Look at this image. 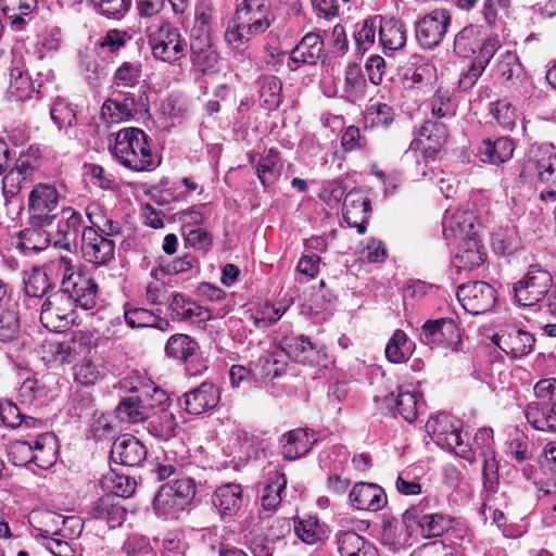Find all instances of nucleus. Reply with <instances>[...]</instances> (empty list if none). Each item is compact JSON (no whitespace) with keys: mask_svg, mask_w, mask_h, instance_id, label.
I'll use <instances>...</instances> for the list:
<instances>
[{"mask_svg":"<svg viewBox=\"0 0 556 556\" xmlns=\"http://www.w3.org/2000/svg\"><path fill=\"white\" fill-rule=\"evenodd\" d=\"M149 137L139 128H123L115 135L114 144L110 148L117 162L134 172H149L160 165L157 156L152 152Z\"/></svg>","mask_w":556,"mask_h":556,"instance_id":"f257e3e1","label":"nucleus"},{"mask_svg":"<svg viewBox=\"0 0 556 556\" xmlns=\"http://www.w3.org/2000/svg\"><path fill=\"white\" fill-rule=\"evenodd\" d=\"M34 54L35 43L29 37L15 41L12 49L10 85L8 88V93L14 101H26L33 98L35 88L28 65L31 64Z\"/></svg>","mask_w":556,"mask_h":556,"instance_id":"f03ea898","label":"nucleus"},{"mask_svg":"<svg viewBox=\"0 0 556 556\" xmlns=\"http://www.w3.org/2000/svg\"><path fill=\"white\" fill-rule=\"evenodd\" d=\"M195 492L193 479L177 478L160 488L154 496L153 509L156 515L166 519L178 518L179 514L191 504Z\"/></svg>","mask_w":556,"mask_h":556,"instance_id":"7ed1b4c3","label":"nucleus"},{"mask_svg":"<svg viewBox=\"0 0 556 556\" xmlns=\"http://www.w3.org/2000/svg\"><path fill=\"white\" fill-rule=\"evenodd\" d=\"M147 35L152 54L157 60L175 63L187 54L186 39L169 22L155 21L148 27Z\"/></svg>","mask_w":556,"mask_h":556,"instance_id":"20e7f679","label":"nucleus"},{"mask_svg":"<svg viewBox=\"0 0 556 556\" xmlns=\"http://www.w3.org/2000/svg\"><path fill=\"white\" fill-rule=\"evenodd\" d=\"M431 439L443 450L455 453L468 462L475 458V452L462 438V422L450 414H439L429 418L426 424Z\"/></svg>","mask_w":556,"mask_h":556,"instance_id":"39448f33","label":"nucleus"},{"mask_svg":"<svg viewBox=\"0 0 556 556\" xmlns=\"http://www.w3.org/2000/svg\"><path fill=\"white\" fill-rule=\"evenodd\" d=\"M452 16L445 9H435L419 17L415 23L416 41L421 49L438 47L445 37Z\"/></svg>","mask_w":556,"mask_h":556,"instance_id":"423d86ee","label":"nucleus"},{"mask_svg":"<svg viewBox=\"0 0 556 556\" xmlns=\"http://www.w3.org/2000/svg\"><path fill=\"white\" fill-rule=\"evenodd\" d=\"M552 285L553 277L547 270L532 266L513 290L520 306H532L547 295Z\"/></svg>","mask_w":556,"mask_h":556,"instance_id":"0eeeda50","label":"nucleus"},{"mask_svg":"<svg viewBox=\"0 0 556 556\" xmlns=\"http://www.w3.org/2000/svg\"><path fill=\"white\" fill-rule=\"evenodd\" d=\"M280 350L291 359L309 366L328 367L330 363L327 351L313 344L302 334L285 336L279 340Z\"/></svg>","mask_w":556,"mask_h":556,"instance_id":"6e6552de","label":"nucleus"},{"mask_svg":"<svg viewBox=\"0 0 556 556\" xmlns=\"http://www.w3.org/2000/svg\"><path fill=\"white\" fill-rule=\"evenodd\" d=\"M87 217L91 226L85 227L81 232L83 256L96 266L106 265L114 258L115 242L96 229L90 213H87Z\"/></svg>","mask_w":556,"mask_h":556,"instance_id":"1a4fd4ad","label":"nucleus"},{"mask_svg":"<svg viewBox=\"0 0 556 556\" xmlns=\"http://www.w3.org/2000/svg\"><path fill=\"white\" fill-rule=\"evenodd\" d=\"M98 286L96 281L83 271H73L64 275L62 292L75 306L85 311L92 309L97 303Z\"/></svg>","mask_w":556,"mask_h":556,"instance_id":"9d476101","label":"nucleus"},{"mask_svg":"<svg viewBox=\"0 0 556 556\" xmlns=\"http://www.w3.org/2000/svg\"><path fill=\"white\" fill-rule=\"evenodd\" d=\"M420 338L427 345L442 346L458 352L462 343V332L453 318L427 320L420 332Z\"/></svg>","mask_w":556,"mask_h":556,"instance_id":"9b49d317","label":"nucleus"},{"mask_svg":"<svg viewBox=\"0 0 556 556\" xmlns=\"http://www.w3.org/2000/svg\"><path fill=\"white\" fill-rule=\"evenodd\" d=\"M457 299L466 312L479 315L494 307L497 294L488 282L472 281L458 287Z\"/></svg>","mask_w":556,"mask_h":556,"instance_id":"f8f14e48","label":"nucleus"},{"mask_svg":"<svg viewBox=\"0 0 556 556\" xmlns=\"http://www.w3.org/2000/svg\"><path fill=\"white\" fill-rule=\"evenodd\" d=\"M146 91H113V98L104 101L101 112L110 123H119L130 119L140 108L146 106Z\"/></svg>","mask_w":556,"mask_h":556,"instance_id":"ddd939ff","label":"nucleus"},{"mask_svg":"<svg viewBox=\"0 0 556 556\" xmlns=\"http://www.w3.org/2000/svg\"><path fill=\"white\" fill-rule=\"evenodd\" d=\"M492 342L513 358H521L533 351L535 339L517 325H507L493 334Z\"/></svg>","mask_w":556,"mask_h":556,"instance_id":"4468645a","label":"nucleus"},{"mask_svg":"<svg viewBox=\"0 0 556 556\" xmlns=\"http://www.w3.org/2000/svg\"><path fill=\"white\" fill-rule=\"evenodd\" d=\"M77 344L89 346L91 340L88 336L77 334L73 338L72 342H64L59 340L58 334H52L51 338L42 340L40 349L37 354L46 364L60 363L63 364L68 361L72 352H77Z\"/></svg>","mask_w":556,"mask_h":556,"instance_id":"2eb2a0df","label":"nucleus"},{"mask_svg":"<svg viewBox=\"0 0 556 556\" xmlns=\"http://www.w3.org/2000/svg\"><path fill=\"white\" fill-rule=\"evenodd\" d=\"M212 504L220 519L229 521L242 507V486L233 482L219 485L212 494Z\"/></svg>","mask_w":556,"mask_h":556,"instance_id":"dca6fc26","label":"nucleus"},{"mask_svg":"<svg viewBox=\"0 0 556 556\" xmlns=\"http://www.w3.org/2000/svg\"><path fill=\"white\" fill-rule=\"evenodd\" d=\"M220 393L213 383L203 382L198 388L186 392L180 400V405L191 415L203 414L219 403Z\"/></svg>","mask_w":556,"mask_h":556,"instance_id":"f3484780","label":"nucleus"},{"mask_svg":"<svg viewBox=\"0 0 556 556\" xmlns=\"http://www.w3.org/2000/svg\"><path fill=\"white\" fill-rule=\"evenodd\" d=\"M324 41L318 34L308 33L289 54L288 68L296 71L302 65H315L321 58Z\"/></svg>","mask_w":556,"mask_h":556,"instance_id":"a211bd4d","label":"nucleus"},{"mask_svg":"<svg viewBox=\"0 0 556 556\" xmlns=\"http://www.w3.org/2000/svg\"><path fill=\"white\" fill-rule=\"evenodd\" d=\"M351 505L358 510L378 511L387 505L384 490L375 483H356L349 493Z\"/></svg>","mask_w":556,"mask_h":556,"instance_id":"6ab92c4d","label":"nucleus"},{"mask_svg":"<svg viewBox=\"0 0 556 556\" xmlns=\"http://www.w3.org/2000/svg\"><path fill=\"white\" fill-rule=\"evenodd\" d=\"M111 458L124 466H139L147 458V448L136 437L125 434L113 442Z\"/></svg>","mask_w":556,"mask_h":556,"instance_id":"aec40b11","label":"nucleus"},{"mask_svg":"<svg viewBox=\"0 0 556 556\" xmlns=\"http://www.w3.org/2000/svg\"><path fill=\"white\" fill-rule=\"evenodd\" d=\"M343 218L359 235L365 233L370 211V200L359 190H351L343 201Z\"/></svg>","mask_w":556,"mask_h":556,"instance_id":"412c9836","label":"nucleus"},{"mask_svg":"<svg viewBox=\"0 0 556 556\" xmlns=\"http://www.w3.org/2000/svg\"><path fill=\"white\" fill-rule=\"evenodd\" d=\"M375 402L382 403L387 407L395 405L397 414L406 421L413 422L420 408V394L416 391H408L400 389L397 394L392 392L387 394H376Z\"/></svg>","mask_w":556,"mask_h":556,"instance_id":"4be33fe9","label":"nucleus"},{"mask_svg":"<svg viewBox=\"0 0 556 556\" xmlns=\"http://www.w3.org/2000/svg\"><path fill=\"white\" fill-rule=\"evenodd\" d=\"M268 0H243L237 8L236 17L252 26L254 33H264L270 26Z\"/></svg>","mask_w":556,"mask_h":556,"instance_id":"5701e85b","label":"nucleus"},{"mask_svg":"<svg viewBox=\"0 0 556 556\" xmlns=\"http://www.w3.org/2000/svg\"><path fill=\"white\" fill-rule=\"evenodd\" d=\"M317 439L314 430L303 428L291 430L281 438V453L289 460L298 459L308 454Z\"/></svg>","mask_w":556,"mask_h":556,"instance_id":"b1692460","label":"nucleus"},{"mask_svg":"<svg viewBox=\"0 0 556 556\" xmlns=\"http://www.w3.org/2000/svg\"><path fill=\"white\" fill-rule=\"evenodd\" d=\"M112 88L114 92L146 91L142 79V66L138 61L123 62L114 72Z\"/></svg>","mask_w":556,"mask_h":556,"instance_id":"393cba45","label":"nucleus"},{"mask_svg":"<svg viewBox=\"0 0 556 556\" xmlns=\"http://www.w3.org/2000/svg\"><path fill=\"white\" fill-rule=\"evenodd\" d=\"M379 39L382 48L397 51L405 47L407 30L405 24L395 17L378 16Z\"/></svg>","mask_w":556,"mask_h":556,"instance_id":"a878e982","label":"nucleus"},{"mask_svg":"<svg viewBox=\"0 0 556 556\" xmlns=\"http://www.w3.org/2000/svg\"><path fill=\"white\" fill-rule=\"evenodd\" d=\"M63 301V295L59 292L48 296L41 305L40 323L52 333H59L67 328V309L61 308L59 303Z\"/></svg>","mask_w":556,"mask_h":556,"instance_id":"bb28decb","label":"nucleus"},{"mask_svg":"<svg viewBox=\"0 0 556 556\" xmlns=\"http://www.w3.org/2000/svg\"><path fill=\"white\" fill-rule=\"evenodd\" d=\"M475 216L469 211H457L443 219V235L447 240H466L476 238L473 231Z\"/></svg>","mask_w":556,"mask_h":556,"instance_id":"cd10ccee","label":"nucleus"},{"mask_svg":"<svg viewBox=\"0 0 556 556\" xmlns=\"http://www.w3.org/2000/svg\"><path fill=\"white\" fill-rule=\"evenodd\" d=\"M56 188L49 184L37 185V228L50 226L58 214L53 213L59 203Z\"/></svg>","mask_w":556,"mask_h":556,"instance_id":"c85d7f7f","label":"nucleus"},{"mask_svg":"<svg viewBox=\"0 0 556 556\" xmlns=\"http://www.w3.org/2000/svg\"><path fill=\"white\" fill-rule=\"evenodd\" d=\"M337 545L341 556H379L376 546L354 531L339 532Z\"/></svg>","mask_w":556,"mask_h":556,"instance_id":"c756f323","label":"nucleus"},{"mask_svg":"<svg viewBox=\"0 0 556 556\" xmlns=\"http://www.w3.org/2000/svg\"><path fill=\"white\" fill-rule=\"evenodd\" d=\"M514 143L507 137H500L495 140L484 139L479 147V155L482 162L492 165H500L511 159Z\"/></svg>","mask_w":556,"mask_h":556,"instance_id":"7c9ffc66","label":"nucleus"},{"mask_svg":"<svg viewBox=\"0 0 556 556\" xmlns=\"http://www.w3.org/2000/svg\"><path fill=\"white\" fill-rule=\"evenodd\" d=\"M484 256L477 238L466 239L458 242L453 263L458 269L471 270L484 263Z\"/></svg>","mask_w":556,"mask_h":556,"instance_id":"2f4dec72","label":"nucleus"},{"mask_svg":"<svg viewBox=\"0 0 556 556\" xmlns=\"http://www.w3.org/2000/svg\"><path fill=\"white\" fill-rule=\"evenodd\" d=\"M169 300L168 312L174 320H192L194 317L203 320L212 317L210 308L203 311L202 307L198 306L189 299H186L180 293H173Z\"/></svg>","mask_w":556,"mask_h":556,"instance_id":"473e14b6","label":"nucleus"},{"mask_svg":"<svg viewBox=\"0 0 556 556\" xmlns=\"http://www.w3.org/2000/svg\"><path fill=\"white\" fill-rule=\"evenodd\" d=\"M76 240V236L70 228L65 226V219L62 216L59 219L54 231L37 229V252L53 245L55 249H65L71 251L72 242Z\"/></svg>","mask_w":556,"mask_h":556,"instance_id":"72a5a7b5","label":"nucleus"},{"mask_svg":"<svg viewBox=\"0 0 556 556\" xmlns=\"http://www.w3.org/2000/svg\"><path fill=\"white\" fill-rule=\"evenodd\" d=\"M177 421L168 407H163L150 414L148 419V431L155 438L167 441L176 435Z\"/></svg>","mask_w":556,"mask_h":556,"instance_id":"f704fd0d","label":"nucleus"},{"mask_svg":"<svg viewBox=\"0 0 556 556\" xmlns=\"http://www.w3.org/2000/svg\"><path fill=\"white\" fill-rule=\"evenodd\" d=\"M125 387L128 388L129 391L140 394V399L146 402L150 414L163 407H168L169 399L166 392L152 381H143L138 378L137 384L130 382L129 386Z\"/></svg>","mask_w":556,"mask_h":556,"instance_id":"c9c22d12","label":"nucleus"},{"mask_svg":"<svg viewBox=\"0 0 556 556\" xmlns=\"http://www.w3.org/2000/svg\"><path fill=\"white\" fill-rule=\"evenodd\" d=\"M496 73L503 81L509 84V87L518 83L522 84L528 79L518 55L511 51H505L501 54L496 64Z\"/></svg>","mask_w":556,"mask_h":556,"instance_id":"e433bc0d","label":"nucleus"},{"mask_svg":"<svg viewBox=\"0 0 556 556\" xmlns=\"http://www.w3.org/2000/svg\"><path fill=\"white\" fill-rule=\"evenodd\" d=\"M92 518L106 521L109 528L121 526L125 518V510L115 503L111 495L103 496L96 501L89 511Z\"/></svg>","mask_w":556,"mask_h":556,"instance_id":"4c0bfd02","label":"nucleus"},{"mask_svg":"<svg viewBox=\"0 0 556 556\" xmlns=\"http://www.w3.org/2000/svg\"><path fill=\"white\" fill-rule=\"evenodd\" d=\"M35 176V152L31 147L27 152L20 153L15 163V168L11 169L4 177V182L16 184L18 189L34 181Z\"/></svg>","mask_w":556,"mask_h":556,"instance_id":"58836bf2","label":"nucleus"},{"mask_svg":"<svg viewBox=\"0 0 556 556\" xmlns=\"http://www.w3.org/2000/svg\"><path fill=\"white\" fill-rule=\"evenodd\" d=\"M287 478L278 470L268 473L267 483L264 485L261 495V504L265 510L274 511L280 505L281 493L286 489Z\"/></svg>","mask_w":556,"mask_h":556,"instance_id":"ea45409f","label":"nucleus"},{"mask_svg":"<svg viewBox=\"0 0 556 556\" xmlns=\"http://www.w3.org/2000/svg\"><path fill=\"white\" fill-rule=\"evenodd\" d=\"M447 129L443 123L427 121L420 127L415 140H422L420 148L434 154L446 141Z\"/></svg>","mask_w":556,"mask_h":556,"instance_id":"a19ab883","label":"nucleus"},{"mask_svg":"<svg viewBox=\"0 0 556 556\" xmlns=\"http://www.w3.org/2000/svg\"><path fill=\"white\" fill-rule=\"evenodd\" d=\"M422 140H413L403 156V162L415 180H420L426 177L428 157L432 155L428 151L422 150V148H420Z\"/></svg>","mask_w":556,"mask_h":556,"instance_id":"79ce46f5","label":"nucleus"},{"mask_svg":"<svg viewBox=\"0 0 556 556\" xmlns=\"http://www.w3.org/2000/svg\"><path fill=\"white\" fill-rule=\"evenodd\" d=\"M108 374V368L102 361L85 358L74 367L75 381L85 386H94Z\"/></svg>","mask_w":556,"mask_h":556,"instance_id":"37998d69","label":"nucleus"},{"mask_svg":"<svg viewBox=\"0 0 556 556\" xmlns=\"http://www.w3.org/2000/svg\"><path fill=\"white\" fill-rule=\"evenodd\" d=\"M281 80L274 76H262L258 79V92L261 105L268 110L274 111L279 108L281 103Z\"/></svg>","mask_w":556,"mask_h":556,"instance_id":"c03bdc74","label":"nucleus"},{"mask_svg":"<svg viewBox=\"0 0 556 556\" xmlns=\"http://www.w3.org/2000/svg\"><path fill=\"white\" fill-rule=\"evenodd\" d=\"M117 415L121 420L130 424L142 422L149 419L150 412L146 402L140 399V394L123 400L117 406Z\"/></svg>","mask_w":556,"mask_h":556,"instance_id":"a18cd8bd","label":"nucleus"},{"mask_svg":"<svg viewBox=\"0 0 556 556\" xmlns=\"http://www.w3.org/2000/svg\"><path fill=\"white\" fill-rule=\"evenodd\" d=\"M415 344L410 342L406 333L396 329L386 346L387 358L394 364L405 362L413 353Z\"/></svg>","mask_w":556,"mask_h":556,"instance_id":"49530a36","label":"nucleus"},{"mask_svg":"<svg viewBox=\"0 0 556 556\" xmlns=\"http://www.w3.org/2000/svg\"><path fill=\"white\" fill-rule=\"evenodd\" d=\"M366 79L361 66L356 63H350L344 71L343 91L345 97L350 101L355 102L364 97Z\"/></svg>","mask_w":556,"mask_h":556,"instance_id":"de8ad7c7","label":"nucleus"},{"mask_svg":"<svg viewBox=\"0 0 556 556\" xmlns=\"http://www.w3.org/2000/svg\"><path fill=\"white\" fill-rule=\"evenodd\" d=\"M58 439L52 432L37 435V467L48 469L55 464L58 458Z\"/></svg>","mask_w":556,"mask_h":556,"instance_id":"09e8293b","label":"nucleus"},{"mask_svg":"<svg viewBox=\"0 0 556 556\" xmlns=\"http://www.w3.org/2000/svg\"><path fill=\"white\" fill-rule=\"evenodd\" d=\"M199 345L191 337L184 333H177L169 337L165 345V353L168 357L188 361L194 355Z\"/></svg>","mask_w":556,"mask_h":556,"instance_id":"8fccbe9b","label":"nucleus"},{"mask_svg":"<svg viewBox=\"0 0 556 556\" xmlns=\"http://www.w3.org/2000/svg\"><path fill=\"white\" fill-rule=\"evenodd\" d=\"M294 531L306 544H314L324 536V529L314 516L296 517L294 519Z\"/></svg>","mask_w":556,"mask_h":556,"instance_id":"3c124183","label":"nucleus"},{"mask_svg":"<svg viewBox=\"0 0 556 556\" xmlns=\"http://www.w3.org/2000/svg\"><path fill=\"white\" fill-rule=\"evenodd\" d=\"M136 480L126 475L114 471L108 473L102 480V486L118 497H129L136 490Z\"/></svg>","mask_w":556,"mask_h":556,"instance_id":"603ef678","label":"nucleus"},{"mask_svg":"<svg viewBox=\"0 0 556 556\" xmlns=\"http://www.w3.org/2000/svg\"><path fill=\"white\" fill-rule=\"evenodd\" d=\"M37 519H39V523L41 525V527L37 528V540L39 538L45 540L46 538H51L50 535H59L61 526L66 522H78V520L73 517L65 519L62 515L49 510L40 511Z\"/></svg>","mask_w":556,"mask_h":556,"instance_id":"864d4df0","label":"nucleus"},{"mask_svg":"<svg viewBox=\"0 0 556 556\" xmlns=\"http://www.w3.org/2000/svg\"><path fill=\"white\" fill-rule=\"evenodd\" d=\"M279 152L275 149H269L267 154L264 155L257 166L256 174L264 187L273 185L279 176Z\"/></svg>","mask_w":556,"mask_h":556,"instance_id":"5fc2aeb1","label":"nucleus"},{"mask_svg":"<svg viewBox=\"0 0 556 556\" xmlns=\"http://www.w3.org/2000/svg\"><path fill=\"white\" fill-rule=\"evenodd\" d=\"M489 112L496 123L505 129L511 130L517 122V111L507 99L490 102Z\"/></svg>","mask_w":556,"mask_h":556,"instance_id":"6e6d98bb","label":"nucleus"},{"mask_svg":"<svg viewBox=\"0 0 556 556\" xmlns=\"http://www.w3.org/2000/svg\"><path fill=\"white\" fill-rule=\"evenodd\" d=\"M479 28L473 25L464 27L454 38V50L462 56L473 53L478 47Z\"/></svg>","mask_w":556,"mask_h":556,"instance_id":"4d7b16f0","label":"nucleus"},{"mask_svg":"<svg viewBox=\"0 0 556 556\" xmlns=\"http://www.w3.org/2000/svg\"><path fill=\"white\" fill-rule=\"evenodd\" d=\"M0 419L9 428L20 427L23 421L29 427L33 421V417L22 414L16 404L9 400L0 401Z\"/></svg>","mask_w":556,"mask_h":556,"instance_id":"13d9d810","label":"nucleus"},{"mask_svg":"<svg viewBox=\"0 0 556 556\" xmlns=\"http://www.w3.org/2000/svg\"><path fill=\"white\" fill-rule=\"evenodd\" d=\"M538 179L556 188V153H547L535 161Z\"/></svg>","mask_w":556,"mask_h":556,"instance_id":"bf43d9fd","label":"nucleus"},{"mask_svg":"<svg viewBox=\"0 0 556 556\" xmlns=\"http://www.w3.org/2000/svg\"><path fill=\"white\" fill-rule=\"evenodd\" d=\"M285 312L286 308L266 303L251 316V319L256 328H266L278 321Z\"/></svg>","mask_w":556,"mask_h":556,"instance_id":"052dcab7","label":"nucleus"},{"mask_svg":"<svg viewBox=\"0 0 556 556\" xmlns=\"http://www.w3.org/2000/svg\"><path fill=\"white\" fill-rule=\"evenodd\" d=\"M247 24L248 23H243L236 17L233 24L228 27L225 34L226 40L236 48H239L244 42L249 41L252 36L260 34L254 33L252 26L249 27Z\"/></svg>","mask_w":556,"mask_h":556,"instance_id":"680f3d73","label":"nucleus"},{"mask_svg":"<svg viewBox=\"0 0 556 556\" xmlns=\"http://www.w3.org/2000/svg\"><path fill=\"white\" fill-rule=\"evenodd\" d=\"M126 324L131 328L150 327L156 320V314L142 307H129L124 312Z\"/></svg>","mask_w":556,"mask_h":556,"instance_id":"e2e57ef3","label":"nucleus"},{"mask_svg":"<svg viewBox=\"0 0 556 556\" xmlns=\"http://www.w3.org/2000/svg\"><path fill=\"white\" fill-rule=\"evenodd\" d=\"M104 16L119 18L129 10L131 0H90Z\"/></svg>","mask_w":556,"mask_h":556,"instance_id":"0e129e2a","label":"nucleus"},{"mask_svg":"<svg viewBox=\"0 0 556 556\" xmlns=\"http://www.w3.org/2000/svg\"><path fill=\"white\" fill-rule=\"evenodd\" d=\"M50 117L59 129L72 126L76 115L72 106L64 100L56 101L50 109Z\"/></svg>","mask_w":556,"mask_h":556,"instance_id":"69168bd1","label":"nucleus"},{"mask_svg":"<svg viewBox=\"0 0 556 556\" xmlns=\"http://www.w3.org/2000/svg\"><path fill=\"white\" fill-rule=\"evenodd\" d=\"M377 20L378 16L365 20L361 28L355 33L354 38L359 51H366L375 42L378 26Z\"/></svg>","mask_w":556,"mask_h":556,"instance_id":"338daca9","label":"nucleus"},{"mask_svg":"<svg viewBox=\"0 0 556 556\" xmlns=\"http://www.w3.org/2000/svg\"><path fill=\"white\" fill-rule=\"evenodd\" d=\"M419 527L421 533L426 538H437L443 534L446 523L442 515L430 514L420 517Z\"/></svg>","mask_w":556,"mask_h":556,"instance_id":"774afa93","label":"nucleus"}]
</instances>
